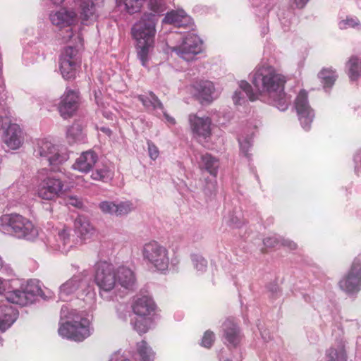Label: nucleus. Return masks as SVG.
<instances>
[{
	"label": "nucleus",
	"mask_w": 361,
	"mask_h": 361,
	"mask_svg": "<svg viewBox=\"0 0 361 361\" xmlns=\"http://www.w3.org/2000/svg\"><path fill=\"white\" fill-rule=\"evenodd\" d=\"M68 310L67 307H65L63 306L62 308H61V312L62 314H64L65 312Z\"/></svg>",
	"instance_id": "nucleus-56"
},
{
	"label": "nucleus",
	"mask_w": 361,
	"mask_h": 361,
	"mask_svg": "<svg viewBox=\"0 0 361 361\" xmlns=\"http://www.w3.org/2000/svg\"><path fill=\"white\" fill-rule=\"evenodd\" d=\"M35 152L37 157L46 160L53 171L59 170L58 166L68 159L66 153L60 152L56 145L45 140L37 141Z\"/></svg>",
	"instance_id": "nucleus-7"
},
{
	"label": "nucleus",
	"mask_w": 361,
	"mask_h": 361,
	"mask_svg": "<svg viewBox=\"0 0 361 361\" xmlns=\"http://www.w3.org/2000/svg\"><path fill=\"white\" fill-rule=\"evenodd\" d=\"M249 147H250V143L247 142H245L244 144H240V147H241L242 150L244 152L245 156L248 155L247 151H248Z\"/></svg>",
	"instance_id": "nucleus-50"
},
{
	"label": "nucleus",
	"mask_w": 361,
	"mask_h": 361,
	"mask_svg": "<svg viewBox=\"0 0 361 361\" xmlns=\"http://www.w3.org/2000/svg\"><path fill=\"white\" fill-rule=\"evenodd\" d=\"M286 82V77L271 66H262L257 69L252 80L253 85L259 91L266 92L269 95L283 90Z\"/></svg>",
	"instance_id": "nucleus-5"
},
{
	"label": "nucleus",
	"mask_w": 361,
	"mask_h": 361,
	"mask_svg": "<svg viewBox=\"0 0 361 361\" xmlns=\"http://www.w3.org/2000/svg\"><path fill=\"white\" fill-rule=\"evenodd\" d=\"M132 308L135 314L140 317H145L154 312L155 305L150 298L147 296H142L135 300L132 305Z\"/></svg>",
	"instance_id": "nucleus-19"
},
{
	"label": "nucleus",
	"mask_w": 361,
	"mask_h": 361,
	"mask_svg": "<svg viewBox=\"0 0 361 361\" xmlns=\"http://www.w3.org/2000/svg\"><path fill=\"white\" fill-rule=\"evenodd\" d=\"M86 286V281L79 276H74L60 288L61 293L69 295Z\"/></svg>",
	"instance_id": "nucleus-25"
},
{
	"label": "nucleus",
	"mask_w": 361,
	"mask_h": 361,
	"mask_svg": "<svg viewBox=\"0 0 361 361\" xmlns=\"http://www.w3.org/2000/svg\"><path fill=\"white\" fill-rule=\"evenodd\" d=\"M147 145L149 157L153 160L157 159L159 155L158 147L150 141L147 142Z\"/></svg>",
	"instance_id": "nucleus-45"
},
{
	"label": "nucleus",
	"mask_w": 361,
	"mask_h": 361,
	"mask_svg": "<svg viewBox=\"0 0 361 361\" xmlns=\"http://www.w3.org/2000/svg\"><path fill=\"white\" fill-rule=\"evenodd\" d=\"M155 15L145 13L132 28V35L137 42V56L143 66H146L149 54L153 50L156 34Z\"/></svg>",
	"instance_id": "nucleus-2"
},
{
	"label": "nucleus",
	"mask_w": 361,
	"mask_h": 361,
	"mask_svg": "<svg viewBox=\"0 0 361 361\" xmlns=\"http://www.w3.org/2000/svg\"><path fill=\"white\" fill-rule=\"evenodd\" d=\"M150 323V320L148 318L140 317V319H137L134 322V329L140 334H145L149 329V324Z\"/></svg>",
	"instance_id": "nucleus-37"
},
{
	"label": "nucleus",
	"mask_w": 361,
	"mask_h": 361,
	"mask_svg": "<svg viewBox=\"0 0 361 361\" xmlns=\"http://www.w3.org/2000/svg\"><path fill=\"white\" fill-rule=\"evenodd\" d=\"M102 130L103 132L106 133V134L109 135H110V134L111 133V131L109 129H108V128H102Z\"/></svg>",
	"instance_id": "nucleus-55"
},
{
	"label": "nucleus",
	"mask_w": 361,
	"mask_h": 361,
	"mask_svg": "<svg viewBox=\"0 0 361 361\" xmlns=\"http://www.w3.org/2000/svg\"><path fill=\"white\" fill-rule=\"evenodd\" d=\"M4 287L3 286V281L0 279V293H3L4 290Z\"/></svg>",
	"instance_id": "nucleus-54"
},
{
	"label": "nucleus",
	"mask_w": 361,
	"mask_h": 361,
	"mask_svg": "<svg viewBox=\"0 0 361 361\" xmlns=\"http://www.w3.org/2000/svg\"><path fill=\"white\" fill-rule=\"evenodd\" d=\"M94 281L100 290L109 292L116 283V274L113 266L106 262H101L97 265Z\"/></svg>",
	"instance_id": "nucleus-10"
},
{
	"label": "nucleus",
	"mask_w": 361,
	"mask_h": 361,
	"mask_svg": "<svg viewBox=\"0 0 361 361\" xmlns=\"http://www.w3.org/2000/svg\"><path fill=\"white\" fill-rule=\"evenodd\" d=\"M116 207L115 214L117 216L127 214L133 209L132 204L130 202H121L119 204H116Z\"/></svg>",
	"instance_id": "nucleus-38"
},
{
	"label": "nucleus",
	"mask_w": 361,
	"mask_h": 361,
	"mask_svg": "<svg viewBox=\"0 0 361 361\" xmlns=\"http://www.w3.org/2000/svg\"><path fill=\"white\" fill-rule=\"evenodd\" d=\"M63 182L54 176L42 179L37 185L36 195L44 200H54L66 192Z\"/></svg>",
	"instance_id": "nucleus-8"
},
{
	"label": "nucleus",
	"mask_w": 361,
	"mask_h": 361,
	"mask_svg": "<svg viewBox=\"0 0 361 361\" xmlns=\"http://www.w3.org/2000/svg\"><path fill=\"white\" fill-rule=\"evenodd\" d=\"M207 262L206 259H202L200 262V265L202 268H205L207 267Z\"/></svg>",
	"instance_id": "nucleus-52"
},
{
	"label": "nucleus",
	"mask_w": 361,
	"mask_h": 361,
	"mask_svg": "<svg viewBox=\"0 0 361 361\" xmlns=\"http://www.w3.org/2000/svg\"><path fill=\"white\" fill-rule=\"evenodd\" d=\"M318 78L323 84V87L324 88H329L334 85L337 79V75L334 70L331 68H323L318 73Z\"/></svg>",
	"instance_id": "nucleus-27"
},
{
	"label": "nucleus",
	"mask_w": 361,
	"mask_h": 361,
	"mask_svg": "<svg viewBox=\"0 0 361 361\" xmlns=\"http://www.w3.org/2000/svg\"><path fill=\"white\" fill-rule=\"evenodd\" d=\"M18 312L11 305H0V331L10 328L18 318Z\"/></svg>",
	"instance_id": "nucleus-18"
},
{
	"label": "nucleus",
	"mask_w": 361,
	"mask_h": 361,
	"mask_svg": "<svg viewBox=\"0 0 361 361\" xmlns=\"http://www.w3.org/2000/svg\"><path fill=\"white\" fill-rule=\"evenodd\" d=\"M269 96L273 97L275 105L279 110L285 111L288 109L290 103V99L286 96V93L284 92V90L276 92V93Z\"/></svg>",
	"instance_id": "nucleus-32"
},
{
	"label": "nucleus",
	"mask_w": 361,
	"mask_h": 361,
	"mask_svg": "<svg viewBox=\"0 0 361 361\" xmlns=\"http://www.w3.org/2000/svg\"><path fill=\"white\" fill-rule=\"evenodd\" d=\"M224 336L229 345L235 347L240 341L241 336L239 328L231 320L227 319L224 324Z\"/></svg>",
	"instance_id": "nucleus-21"
},
{
	"label": "nucleus",
	"mask_w": 361,
	"mask_h": 361,
	"mask_svg": "<svg viewBox=\"0 0 361 361\" xmlns=\"http://www.w3.org/2000/svg\"><path fill=\"white\" fill-rule=\"evenodd\" d=\"M184 18L185 16L182 13L172 11L166 13L163 22L167 24L174 25L176 27H180Z\"/></svg>",
	"instance_id": "nucleus-33"
},
{
	"label": "nucleus",
	"mask_w": 361,
	"mask_h": 361,
	"mask_svg": "<svg viewBox=\"0 0 361 361\" xmlns=\"http://www.w3.org/2000/svg\"><path fill=\"white\" fill-rule=\"evenodd\" d=\"M104 0H81L80 4V15L83 20L96 16L103 6Z\"/></svg>",
	"instance_id": "nucleus-20"
},
{
	"label": "nucleus",
	"mask_w": 361,
	"mask_h": 361,
	"mask_svg": "<svg viewBox=\"0 0 361 361\" xmlns=\"http://www.w3.org/2000/svg\"><path fill=\"white\" fill-rule=\"evenodd\" d=\"M11 122L10 111L5 109H0V128L4 129Z\"/></svg>",
	"instance_id": "nucleus-40"
},
{
	"label": "nucleus",
	"mask_w": 361,
	"mask_h": 361,
	"mask_svg": "<svg viewBox=\"0 0 361 361\" xmlns=\"http://www.w3.org/2000/svg\"><path fill=\"white\" fill-rule=\"evenodd\" d=\"M358 58L356 56H351L348 61V76L351 80H356L360 75L358 71Z\"/></svg>",
	"instance_id": "nucleus-35"
},
{
	"label": "nucleus",
	"mask_w": 361,
	"mask_h": 361,
	"mask_svg": "<svg viewBox=\"0 0 361 361\" xmlns=\"http://www.w3.org/2000/svg\"><path fill=\"white\" fill-rule=\"evenodd\" d=\"M136 353L141 361H153L154 353L145 341L137 343Z\"/></svg>",
	"instance_id": "nucleus-26"
},
{
	"label": "nucleus",
	"mask_w": 361,
	"mask_h": 361,
	"mask_svg": "<svg viewBox=\"0 0 361 361\" xmlns=\"http://www.w3.org/2000/svg\"><path fill=\"white\" fill-rule=\"evenodd\" d=\"M240 88L246 93L250 101H255L257 98L253 93L251 85L246 81H241L240 84Z\"/></svg>",
	"instance_id": "nucleus-43"
},
{
	"label": "nucleus",
	"mask_w": 361,
	"mask_h": 361,
	"mask_svg": "<svg viewBox=\"0 0 361 361\" xmlns=\"http://www.w3.org/2000/svg\"><path fill=\"white\" fill-rule=\"evenodd\" d=\"M113 172L106 164L98 165L96 169L92 173L91 177L93 180L106 182L111 179Z\"/></svg>",
	"instance_id": "nucleus-30"
},
{
	"label": "nucleus",
	"mask_w": 361,
	"mask_h": 361,
	"mask_svg": "<svg viewBox=\"0 0 361 361\" xmlns=\"http://www.w3.org/2000/svg\"><path fill=\"white\" fill-rule=\"evenodd\" d=\"M0 226L18 238L32 240L38 235L37 229L32 222L16 213L3 214L0 217Z\"/></svg>",
	"instance_id": "nucleus-3"
},
{
	"label": "nucleus",
	"mask_w": 361,
	"mask_h": 361,
	"mask_svg": "<svg viewBox=\"0 0 361 361\" xmlns=\"http://www.w3.org/2000/svg\"><path fill=\"white\" fill-rule=\"evenodd\" d=\"M359 25L358 20L353 18H347L339 23V27L341 29H347L349 27H355Z\"/></svg>",
	"instance_id": "nucleus-44"
},
{
	"label": "nucleus",
	"mask_w": 361,
	"mask_h": 361,
	"mask_svg": "<svg viewBox=\"0 0 361 361\" xmlns=\"http://www.w3.org/2000/svg\"><path fill=\"white\" fill-rule=\"evenodd\" d=\"M3 266V261L1 259V258L0 257V269Z\"/></svg>",
	"instance_id": "nucleus-57"
},
{
	"label": "nucleus",
	"mask_w": 361,
	"mask_h": 361,
	"mask_svg": "<svg viewBox=\"0 0 361 361\" xmlns=\"http://www.w3.org/2000/svg\"><path fill=\"white\" fill-rule=\"evenodd\" d=\"M148 6L154 13H161L165 10L164 0H149Z\"/></svg>",
	"instance_id": "nucleus-39"
},
{
	"label": "nucleus",
	"mask_w": 361,
	"mask_h": 361,
	"mask_svg": "<svg viewBox=\"0 0 361 361\" xmlns=\"http://www.w3.org/2000/svg\"><path fill=\"white\" fill-rule=\"evenodd\" d=\"M279 243V240L275 237H268L264 239V244L267 247H274Z\"/></svg>",
	"instance_id": "nucleus-47"
},
{
	"label": "nucleus",
	"mask_w": 361,
	"mask_h": 361,
	"mask_svg": "<svg viewBox=\"0 0 361 361\" xmlns=\"http://www.w3.org/2000/svg\"><path fill=\"white\" fill-rule=\"evenodd\" d=\"M137 99L146 108H152L153 109H159L161 110L164 109L163 104L152 92H149V96L140 94L137 96Z\"/></svg>",
	"instance_id": "nucleus-28"
},
{
	"label": "nucleus",
	"mask_w": 361,
	"mask_h": 361,
	"mask_svg": "<svg viewBox=\"0 0 361 361\" xmlns=\"http://www.w3.org/2000/svg\"><path fill=\"white\" fill-rule=\"evenodd\" d=\"M202 166L212 176H216L219 167L218 160L209 154L201 157Z\"/></svg>",
	"instance_id": "nucleus-31"
},
{
	"label": "nucleus",
	"mask_w": 361,
	"mask_h": 361,
	"mask_svg": "<svg viewBox=\"0 0 361 361\" xmlns=\"http://www.w3.org/2000/svg\"><path fill=\"white\" fill-rule=\"evenodd\" d=\"M308 1L309 0H293L294 4L298 8H304Z\"/></svg>",
	"instance_id": "nucleus-49"
},
{
	"label": "nucleus",
	"mask_w": 361,
	"mask_h": 361,
	"mask_svg": "<svg viewBox=\"0 0 361 361\" xmlns=\"http://www.w3.org/2000/svg\"><path fill=\"white\" fill-rule=\"evenodd\" d=\"M117 281L126 288H130L135 283L133 271L126 267H120L116 271Z\"/></svg>",
	"instance_id": "nucleus-24"
},
{
	"label": "nucleus",
	"mask_w": 361,
	"mask_h": 361,
	"mask_svg": "<svg viewBox=\"0 0 361 361\" xmlns=\"http://www.w3.org/2000/svg\"><path fill=\"white\" fill-rule=\"evenodd\" d=\"M326 361H339L345 360L346 356L344 350L338 352L336 349L331 348L326 351Z\"/></svg>",
	"instance_id": "nucleus-36"
},
{
	"label": "nucleus",
	"mask_w": 361,
	"mask_h": 361,
	"mask_svg": "<svg viewBox=\"0 0 361 361\" xmlns=\"http://www.w3.org/2000/svg\"><path fill=\"white\" fill-rule=\"evenodd\" d=\"M66 203L68 205H71L78 208H80L82 206V202L80 201V200L75 196L68 197L66 200Z\"/></svg>",
	"instance_id": "nucleus-46"
},
{
	"label": "nucleus",
	"mask_w": 361,
	"mask_h": 361,
	"mask_svg": "<svg viewBox=\"0 0 361 361\" xmlns=\"http://www.w3.org/2000/svg\"><path fill=\"white\" fill-rule=\"evenodd\" d=\"M214 334L211 331H207L204 334V336L202 339V345L209 348L214 343Z\"/></svg>",
	"instance_id": "nucleus-41"
},
{
	"label": "nucleus",
	"mask_w": 361,
	"mask_h": 361,
	"mask_svg": "<svg viewBox=\"0 0 361 361\" xmlns=\"http://www.w3.org/2000/svg\"><path fill=\"white\" fill-rule=\"evenodd\" d=\"M36 291L29 290L27 287L25 290H15L13 291H8L6 293V300L14 304L20 305L21 306H25L32 303L34 298L36 295Z\"/></svg>",
	"instance_id": "nucleus-16"
},
{
	"label": "nucleus",
	"mask_w": 361,
	"mask_h": 361,
	"mask_svg": "<svg viewBox=\"0 0 361 361\" xmlns=\"http://www.w3.org/2000/svg\"><path fill=\"white\" fill-rule=\"evenodd\" d=\"M164 116L166 119L171 124H175V119L171 116H169L166 113L164 112Z\"/></svg>",
	"instance_id": "nucleus-51"
},
{
	"label": "nucleus",
	"mask_w": 361,
	"mask_h": 361,
	"mask_svg": "<svg viewBox=\"0 0 361 361\" xmlns=\"http://www.w3.org/2000/svg\"><path fill=\"white\" fill-rule=\"evenodd\" d=\"M0 345H2V339L0 338Z\"/></svg>",
	"instance_id": "nucleus-58"
},
{
	"label": "nucleus",
	"mask_w": 361,
	"mask_h": 361,
	"mask_svg": "<svg viewBox=\"0 0 361 361\" xmlns=\"http://www.w3.org/2000/svg\"><path fill=\"white\" fill-rule=\"evenodd\" d=\"M192 136L195 139L207 140L212 135V120L209 117H200L190 114L188 118Z\"/></svg>",
	"instance_id": "nucleus-13"
},
{
	"label": "nucleus",
	"mask_w": 361,
	"mask_h": 361,
	"mask_svg": "<svg viewBox=\"0 0 361 361\" xmlns=\"http://www.w3.org/2000/svg\"><path fill=\"white\" fill-rule=\"evenodd\" d=\"M122 361H130V360H123Z\"/></svg>",
	"instance_id": "nucleus-59"
},
{
	"label": "nucleus",
	"mask_w": 361,
	"mask_h": 361,
	"mask_svg": "<svg viewBox=\"0 0 361 361\" xmlns=\"http://www.w3.org/2000/svg\"><path fill=\"white\" fill-rule=\"evenodd\" d=\"M79 106V94L78 92L72 90H66L61 97L58 109L61 116L64 118H70L73 116Z\"/></svg>",
	"instance_id": "nucleus-14"
},
{
	"label": "nucleus",
	"mask_w": 361,
	"mask_h": 361,
	"mask_svg": "<svg viewBox=\"0 0 361 361\" xmlns=\"http://www.w3.org/2000/svg\"><path fill=\"white\" fill-rule=\"evenodd\" d=\"M281 245L290 250H295L297 248V244L289 240H283Z\"/></svg>",
	"instance_id": "nucleus-48"
},
{
	"label": "nucleus",
	"mask_w": 361,
	"mask_h": 361,
	"mask_svg": "<svg viewBox=\"0 0 361 361\" xmlns=\"http://www.w3.org/2000/svg\"><path fill=\"white\" fill-rule=\"evenodd\" d=\"M66 139L69 144L83 140L82 128L79 123H73L67 130Z\"/></svg>",
	"instance_id": "nucleus-29"
},
{
	"label": "nucleus",
	"mask_w": 361,
	"mask_h": 361,
	"mask_svg": "<svg viewBox=\"0 0 361 361\" xmlns=\"http://www.w3.org/2000/svg\"><path fill=\"white\" fill-rule=\"evenodd\" d=\"M3 140L6 146L11 149H17L23 143V133L20 126L16 123H11L4 128Z\"/></svg>",
	"instance_id": "nucleus-15"
},
{
	"label": "nucleus",
	"mask_w": 361,
	"mask_h": 361,
	"mask_svg": "<svg viewBox=\"0 0 361 361\" xmlns=\"http://www.w3.org/2000/svg\"><path fill=\"white\" fill-rule=\"evenodd\" d=\"M49 19L54 25L60 29L70 27L63 35V39L66 42H72L74 46H68L62 50L59 58V69L64 79H73L81 66V56L77 47L82 46L83 41L81 33L73 29L78 22V14L72 9L62 8L51 13Z\"/></svg>",
	"instance_id": "nucleus-1"
},
{
	"label": "nucleus",
	"mask_w": 361,
	"mask_h": 361,
	"mask_svg": "<svg viewBox=\"0 0 361 361\" xmlns=\"http://www.w3.org/2000/svg\"><path fill=\"white\" fill-rule=\"evenodd\" d=\"M68 319L62 323L58 329L59 334L63 338L75 342H82L91 335L90 322L87 318L80 317L75 310H71Z\"/></svg>",
	"instance_id": "nucleus-4"
},
{
	"label": "nucleus",
	"mask_w": 361,
	"mask_h": 361,
	"mask_svg": "<svg viewBox=\"0 0 361 361\" xmlns=\"http://www.w3.org/2000/svg\"><path fill=\"white\" fill-rule=\"evenodd\" d=\"M202 41L194 34L188 35L183 43L178 47H171V51L183 58L184 60H192L195 55L202 51Z\"/></svg>",
	"instance_id": "nucleus-11"
},
{
	"label": "nucleus",
	"mask_w": 361,
	"mask_h": 361,
	"mask_svg": "<svg viewBox=\"0 0 361 361\" xmlns=\"http://www.w3.org/2000/svg\"><path fill=\"white\" fill-rule=\"evenodd\" d=\"M142 254L147 264L159 271L168 269L169 256L168 250L156 240H151L143 245Z\"/></svg>",
	"instance_id": "nucleus-6"
},
{
	"label": "nucleus",
	"mask_w": 361,
	"mask_h": 361,
	"mask_svg": "<svg viewBox=\"0 0 361 361\" xmlns=\"http://www.w3.org/2000/svg\"><path fill=\"white\" fill-rule=\"evenodd\" d=\"M51 1L53 2V4H57V5H59L64 1V0H51Z\"/></svg>",
	"instance_id": "nucleus-53"
},
{
	"label": "nucleus",
	"mask_w": 361,
	"mask_h": 361,
	"mask_svg": "<svg viewBox=\"0 0 361 361\" xmlns=\"http://www.w3.org/2000/svg\"><path fill=\"white\" fill-rule=\"evenodd\" d=\"M117 5L124 6L129 13H134L139 11L142 6V0H116Z\"/></svg>",
	"instance_id": "nucleus-34"
},
{
	"label": "nucleus",
	"mask_w": 361,
	"mask_h": 361,
	"mask_svg": "<svg viewBox=\"0 0 361 361\" xmlns=\"http://www.w3.org/2000/svg\"><path fill=\"white\" fill-rule=\"evenodd\" d=\"M99 208L104 213L115 214L116 204L111 202L104 201L99 204Z\"/></svg>",
	"instance_id": "nucleus-42"
},
{
	"label": "nucleus",
	"mask_w": 361,
	"mask_h": 361,
	"mask_svg": "<svg viewBox=\"0 0 361 361\" xmlns=\"http://www.w3.org/2000/svg\"><path fill=\"white\" fill-rule=\"evenodd\" d=\"M338 287L347 294H354L361 290V259L355 257L345 274L338 281Z\"/></svg>",
	"instance_id": "nucleus-9"
},
{
	"label": "nucleus",
	"mask_w": 361,
	"mask_h": 361,
	"mask_svg": "<svg viewBox=\"0 0 361 361\" xmlns=\"http://www.w3.org/2000/svg\"><path fill=\"white\" fill-rule=\"evenodd\" d=\"M74 226L77 233L83 238L90 237L94 231V228L90 221L84 216H78L75 219Z\"/></svg>",
	"instance_id": "nucleus-23"
},
{
	"label": "nucleus",
	"mask_w": 361,
	"mask_h": 361,
	"mask_svg": "<svg viewBox=\"0 0 361 361\" xmlns=\"http://www.w3.org/2000/svg\"><path fill=\"white\" fill-rule=\"evenodd\" d=\"M295 107L303 128H309L314 118V112L309 105L307 92L305 90L298 93L295 101Z\"/></svg>",
	"instance_id": "nucleus-12"
},
{
	"label": "nucleus",
	"mask_w": 361,
	"mask_h": 361,
	"mask_svg": "<svg viewBox=\"0 0 361 361\" xmlns=\"http://www.w3.org/2000/svg\"><path fill=\"white\" fill-rule=\"evenodd\" d=\"M97 154L92 150L82 152L73 165L74 169L82 173L89 172L97 161Z\"/></svg>",
	"instance_id": "nucleus-17"
},
{
	"label": "nucleus",
	"mask_w": 361,
	"mask_h": 361,
	"mask_svg": "<svg viewBox=\"0 0 361 361\" xmlns=\"http://www.w3.org/2000/svg\"><path fill=\"white\" fill-rule=\"evenodd\" d=\"M197 92V97L201 102H211L213 100L212 94L214 93V86L210 81H201L195 85Z\"/></svg>",
	"instance_id": "nucleus-22"
}]
</instances>
